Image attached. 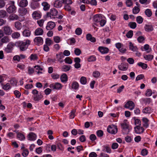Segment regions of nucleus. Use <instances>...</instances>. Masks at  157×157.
<instances>
[{"mask_svg":"<svg viewBox=\"0 0 157 157\" xmlns=\"http://www.w3.org/2000/svg\"><path fill=\"white\" fill-rule=\"evenodd\" d=\"M30 42L29 40H26L25 41H18L17 42V44L20 49L22 51H25L30 44Z\"/></svg>","mask_w":157,"mask_h":157,"instance_id":"obj_1","label":"nucleus"},{"mask_svg":"<svg viewBox=\"0 0 157 157\" xmlns=\"http://www.w3.org/2000/svg\"><path fill=\"white\" fill-rule=\"evenodd\" d=\"M58 14V11L57 10L54 8H52L50 10L49 12L47 13V17H50L54 21L57 18Z\"/></svg>","mask_w":157,"mask_h":157,"instance_id":"obj_2","label":"nucleus"},{"mask_svg":"<svg viewBox=\"0 0 157 157\" xmlns=\"http://www.w3.org/2000/svg\"><path fill=\"white\" fill-rule=\"evenodd\" d=\"M14 1H9L6 6H8L6 9V11L9 13H14L16 12V8L14 5Z\"/></svg>","mask_w":157,"mask_h":157,"instance_id":"obj_3","label":"nucleus"},{"mask_svg":"<svg viewBox=\"0 0 157 157\" xmlns=\"http://www.w3.org/2000/svg\"><path fill=\"white\" fill-rule=\"evenodd\" d=\"M107 131L111 134H115L118 131L117 127L114 125L109 126L107 128Z\"/></svg>","mask_w":157,"mask_h":157,"instance_id":"obj_4","label":"nucleus"},{"mask_svg":"<svg viewBox=\"0 0 157 157\" xmlns=\"http://www.w3.org/2000/svg\"><path fill=\"white\" fill-rule=\"evenodd\" d=\"M14 46V43L12 42L9 43L7 46L6 48L4 49V51L6 53H11Z\"/></svg>","mask_w":157,"mask_h":157,"instance_id":"obj_5","label":"nucleus"},{"mask_svg":"<svg viewBox=\"0 0 157 157\" xmlns=\"http://www.w3.org/2000/svg\"><path fill=\"white\" fill-rule=\"evenodd\" d=\"M135 105L134 103L132 101H127L124 106V107L126 108H129L131 110H132L134 108Z\"/></svg>","mask_w":157,"mask_h":157,"instance_id":"obj_6","label":"nucleus"},{"mask_svg":"<svg viewBox=\"0 0 157 157\" xmlns=\"http://www.w3.org/2000/svg\"><path fill=\"white\" fill-rule=\"evenodd\" d=\"M3 28V32L6 35H10L13 32L11 28L8 25L4 26Z\"/></svg>","mask_w":157,"mask_h":157,"instance_id":"obj_7","label":"nucleus"},{"mask_svg":"<svg viewBox=\"0 0 157 157\" xmlns=\"http://www.w3.org/2000/svg\"><path fill=\"white\" fill-rule=\"evenodd\" d=\"M32 93L34 95H36L33 98L34 100L35 101H38L40 100L42 98V96L41 95V94L40 95H37L38 93V91L36 89L33 90L32 91Z\"/></svg>","mask_w":157,"mask_h":157,"instance_id":"obj_8","label":"nucleus"},{"mask_svg":"<svg viewBox=\"0 0 157 157\" xmlns=\"http://www.w3.org/2000/svg\"><path fill=\"white\" fill-rule=\"evenodd\" d=\"M32 16L33 19L38 20L41 18V14L39 11H36L33 13Z\"/></svg>","mask_w":157,"mask_h":157,"instance_id":"obj_9","label":"nucleus"},{"mask_svg":"<svg viewBox=\"0 0 157 157\" xmlns=\"http://www.w3.org/2000/svg\"><path fill=\"white\" fill-rule=\"evenodd\" d=\"M128 64L127 63H123L118 66V69L121 71H125L127 70Z\"/></svg>","mask_w":157,"mask_h":157,"instance_id":"obj_10","label":"nucleus"},{"mask_svg":"<svg viewBox=\"0 0 157 157\" xmlns=\"http://www.w3.org/2000/svg\"><path fill=\"white\" fill-rule=\"evenodd\" d=\"M35 44L38 45H40L43 44V40L41 37H36L34 40Z\"/></svg>","mask_w":157,"mask_h":157,"instance_id":"obj_11","label":"nucleus"},{"mask_svg":"<svg viewBox=\"0 0 157 157\" xmlns=\"http://www.w3.org/2000/svg\"><path fill=\"white\" fill-rule=\"evenodd\" d=\"M55 26L56 24L54 22L50 21L48 22L46 28L47 30H50L53 29Z\"/></svg>","mask_w":157,"mask_h":157,"instance_id":"obj_12","label":"nucleus"},{"mask_svg":"<svg viewBox=\"0 0 157 157\" xmlns=\"http://www.w3.org/2000/svg\"><path fill=\"white\" fill-rule=\"evenodd\" d=\"M19 16L15 14H12L9 15L8 19L9 21H13L14 20H17L19 19Z\"/></svg>","mask_w":157,"mask_h":157,"instance_id":"obj_13","label":"nucleus"},{"mask_svg":"<svg viewBox=\"0 0 157 157\" xmlns=\"http://www.w3.org/2000/svg\"><path fill=\"white\" fill-rule=\"evenodd\" d=\"M36 135L33 132H31L28 135V140L30 141H34L36 139Z\"/></svg>","mask_w":157,"mask_h":157,"instance_id":"obj_14","label":"nucleus"},{"mask_svg":"<svg viewBox=\"0 0 157 157\" xmlns=\"http://www.w3.org/2000/svg\"><path fill=\"white\" fill-rule=\"evenodd\" d=\"M134 129L135 132L137 134L142 133L144 131V128L143 127H140V125H137L135 127Z\"/></svg>","mask_w":157,"mask_h":157,"instance_id":"obj_15","label":"nucleus"},{"mask_svg":"<svg viewBox=\"0 0 157 157\" xmlns=\"http://www.w3.org/2000/svg\"><path fill=\"white\" fill-rule=\"evenodd\" d=\"M63 3V2L61 0H56L54 2V6L56 8H60L62 6Z\"/></svg>","mask_w":157,"mask_h":157,"instance_id":"obj_16","label":"nucleus"},{"mask_svg":"<svg viewBox=\"0 0 157 157\" xmlns=\"http://www.w3.org/2000/svg\"><path fill=\"white\" fill-rule=\"evenodd\" d=\"M98 49V50L102 54L107 53L109 51L108 48L103 47H99Z\"/></svg>","mask_w":157,"mask_h":157,"instance_id":"obj_17","label":"nucleus"},{"mask_svg":"<svg viewBox=\"0 0 157 157\" xmlns=\"http://www.w3.org/2000/svg\"><path fill=\"white\" fill-rule=\"evenodd\" d=\"M44 33L43 29L40 28H37L35 30L34 34L36 36L42 35Z\"/></svg>","mask_w":157,"mask_h":157,"instance_id":"obj_18","label":"nucleus"},{"mask_svg":"<svg viewBox=\"0 0 157 157\" xmlns=\"http://www.w3.org/2000/svg\"><path fill=\"white\" fill-rule=\"evenodd\" d=\"M102 19V17L101 15L99 14H97L94 17V21L96 22H99Z\"/></svg>","mask_w":157,"mask_h":157,"instance_id":"obj_19","label":"nucleus"},{"mask_svg":"<svg viewBox=\"0 0 157 157\" xmlns=\"http://www.w3.org/2000/svg\"><path fill=\"white\" fill-rule=\"evenodd\" d=\"M38 2L33 1L31 5V7L33 9L38 8L40 6V4Z\"/></svg>","mask_w":157,"mask_h":157,"instance_id":"obj_20","label":"nucleus"},{"mask_svg":"<svg viewBox=\"0 0 157 157\" xmlns=\"http://www.w3.org/2000/svg\"><path fill=\"white\" fill-rule=\"evenodd\" d=\"M28 4V2L27 0H21L19 3V6L22 7H24L26 6Z\"/></svg>","mask_w":157,"mask_h":157,"instance_id":"obj_21","label":"nucleus"},{"mask_svg":"<svg viewBox=\"0 0 157 157\" xmlns=\"http://www.w3.org/2000/svg\"><path fill=\"white\" fill-rule=\"evenodd\" d=\"M86 38L87 40H90L91 42H94L96 41V39L94 37H92L90 34H87L86 35Z\"/></svg>","mask_w":157,"mask_h":157,"instance_id":"obj_22","label":"nucleus"},{"mask_svg":"<svg viewBox=\"0 0 157 157\" xmlns=\"http://www.w3.org/2000/svg\"><path fill=\"white\" fill-rule=\"evenodd\" d=\"M31 31L27 29L24 30L22 32L23 36L27 37L30 36L31 35Z\"/></svg>","mask_w":157,"mask_h":157,"instance_id":"obj_23","label":"nucleus"},{"mask_svg":"<svg viewBox=\"0 0 157 157\" xmlns=\"http://www.w3.org/2000/svg\"><path fill=\"white\" fill-rule=\"evenodd\" d=\"M42 5L43 6V9L45 11L48 10L50 8V5L47 2H42Z\"/></svg>","mask_w":157,"mask_h":157,"instance_id":"obj_24","label":"nucleus"},{"mask_svg":"<svg viewBox=\"0 0 157 157\" xmlns=\"http://www.w3.org/2000/svg\"><path fill=\"white\" fill-rule=\"evenodd\" d=\"M102 147V151H105L107 153H109L111 152V149L109 145H104Z\"/></svg>","mask_w":157,"mask_h":157,"instance_id":"obj_25","label":"nucleus"},{"mask_svg":"<svg viewBox=\"0 0 157 157\" xmlns=\"http://www.w3.org/2000/svg\"><path fill=\"white\" fill-rule=\"evenodd\" d=\"M60 79L62 82H67V76L66 74H63L61 76Z\"/></svg>","mask_w":157,"mask_h":157,"instance_id":"obj_26","label":"nucleus"},{"mask_svg":"<svg viewBox=\"0 0 157 157\" xmlns=\"http://www.w3.org/2000/svg\"><path fill=\"white\" fill-rule=\"evenodd\" d=\"M15 28L17 30H20L22 28L21 24L19 21H16L14 23Z\"/></svg>","mask_w":157,"mask_h":157,"instance_id":"obj_27","label":"nucleus"},{"mask_svg":"<svg viewBox=\"0 0 157 157\" xmlns=\"http://www.w3.org/2000/svg\"><path fill=\"white\" fill-rule=\"evenodd\" d=\"M144 28L146 31L149 32L153 30V28L151 25H146L145 27Z\"/></svg>","mask_w":157,"mask_h":157,"instance_id":"obj_28","label":"nucleus"},{"mask_svg":"<svg viewBox=\"0 0 157 157\" xmlns=\"http://www.w3.org/2000/svg\"><path fill=\"white\" fill-rule=\"evenodd\" d=\"M1 40L2 44L6 43L9 42L10 39L9 37L6 36H4L1 39Z\"/></svg>","mask_w":157,"mask_h":157,"instance_id":"obj_29","label":"nucleus"},{"mask_svg":"<svg viewBox=\"0 0 157 157\" xmlns=\"http://www.w3.org/2000/svg\"><path fill=\"white\" fill-rule=\"evenodd\" d=\"M141 101L145 104H149L151 101V100L150 98H145L141 99Z\"/></svg>","mask_w":157,"mask_h":157,"instance_id":"obj_30","label":"nucleus"},{"mask_svg":"<svg viewBox=\"0 0 157 157\" xmlns=\"http://www.w3.org/2000/svg\"><path fill=\"white\" fill-rule=\"evenodd\" d=\"M129 49L133 52L137 51L138 50L137 47L136 46H134L133 44L131 42H130L129 43Z\"/></svg>","mask_w":157,"mask_h":157,"instance_id":"obj_31","label":"nucleus"},{"mask_svg":"<svg viewBox=\"0 0 157 157\" xmlns=\"http://www.w3.org/2000/svg\"><path fill=\"white\" fill-rule=\"evenodd\" d=\"M71 67L70 66L67 65H64L62 67V71H63L66 72L69 71L70 68Z\"/></svg>","mask_w":157,"mask_h":157,"instance_id":"obj_32","label":"nucleus"},{"mask_svg":"<svg viewBox=\"0 0 157 157\" xmlns=\"http://www.w3.org/2000/svg\"><path fill=\"white\" fill-rule=\"evenodd\" d=\"M17 137L19 140H25V138L24 135L23 134L18 132H17Z\"/></svg>","mask_w":157,"mask_h":157,"instance_id":"obj_33","label":"nucleus"},{"mask_svg":"<svg viewBox=\"0 0 157 157\" xmlns=\"http://www.w3.org/2000/svg\"><path fill=\"white\" fill-rule=\"evenodd\" d=\"M144 58L146 60L151 61L153 59V56L151 55H145L144 56Z\"/></svg>","mask_w":157,"mask_h":157,"instance_id":"obj_34","label":"nucleus"},{"mask_svg":"<svg viewBox=\"0 0 157 157\" xmlns=\"http://www.w3.org/2000/svg\"><path fill=\"white\" fill-rule=\"evenodd\" d=\"M7 14V12L5 10H0V18H5Z\"/></svg>","mask_w":157,"mask_h":157,"instance_id":"obj_35","label":"nucleus"},{"mask_svg":"<svg viewBox=\"0 0 157 157\" xmlns=\"http://www.w3.org/2000/svg\"><path fill=\"white\" fill-rule=\"evenodd\" d=\"M137 65L140 67H141L143 69H145L147 67V65L146 64L143 63L141 62L137 63Z\"/></svg>","mask_w":157,"mask_h":157,"instance_id":"obj_36","label":"nucleus"},{"mask_svg":"<svg viewBox=\"0 0 157 157\" xmlns=\"http://www.w3.org/2000/svg\"><path fill=\"white\" fill-rule=\"evenodd\" d=\"M72 88L74 90H77L79 87V84L76 82H74L72 84Z\"/></svg>","mask_w":157,"mask_h":157,"instance_id":"obj_37","label":"nucleus"},{"mask_svg":"<svg viewBox=\"0 0 157 157\" xmlns=\"http://www.w3.org/2000/svg\"><path fill=\"white\" fill-rule=\"evenodd\" d=\"M145 15L148 17H150L152 15V12L150 9H147L145 11Z\"/></svg>","mask_w":157,"mask_h":157,"instance_id":"obj_38","label":"nucleus"},{"mask_svg":"<svg viewBox=\"0 0 157 157\" xmlns=\"http://www.w3.org/2000/svg\"><path fill=\"white\" fill-rule=\"evenodd\" d=\"M143 121L144 123L143 124V126L146 128H147L148 126V122L149 120L146 118H144L143 119Z\"/></svg>","mask_w":157,"mask_h":157,"instance_id":"obj_39","label":"nucleus"},{"mask_svg":"<svg viewBox=\"0 0 157 157\" xmlns=\"http://www.w3.org/2000/svg\"><path fill=\"white\" fill-rule=\"evenodd\" d=\"M128 26L131 29H134L136 27L137 25L135 22H130L128 23Z\"/></svg>","mask_w":157,"mask_h":157,"instance_id":"obj_40","label":"nucleus"},{"mask_svg":"<svg viewBox=\"0 0 157 157\" xmlns=\"http://www.w3.org/2000/svg\"><path fill=\"white\" fill-rule=\"evenodd\" d=\"M27 12V10L26 9L22 8L20 9V13L22 15L26 14Z\"/></svg>","mask_w":157,"mask_h":157,"instance_id":"obj_41","label":"nucleus"},{"mask_svg":"<svg viewBox=\"0 0 157 157\" xmlns=\"http://www.w3.org/2000/svg\"><path fill=\"white\" fill-rule=\"evenodd\" d=\"M140 9L139 7L135 6L132 9V13L134 14H136L139 13Z\"/></svg>","mask_w":157,"mask_h":157,"instance_id":"obj_42","label":"nucleus"},{"mask_svg":"<svg viewBox=\"0 0 157 157\" xmlns=\"http://www.w3.org/2000/svg\"><path fill=\"white\" fill-rule=\"evenodd\" d=\"M10 84L13 86H16L17 81L15 78H13L10 80Z\"/></svg>","mask_w":157,"mask_h":157,"instance_id":"obj_43","label":"nucleus"},{"mask_svg":"<svg viewBox=\"0 0 157 157\" xmlns=\"http://www.w3.org/2000/svg\"><path fill=\"white\" fill-rule=\"evenodd\" d=\"M56 56L58 60L59 61L64 57V55L62 52H60L59 54H57Z\"/></svg>","mask_w":157,"mask_h":157,"instance_id":"obj_44","label":"nucleus"},{"mask_svg":"<svg viewBox=\"0 0 157 157\" xmlns=\"http://www.w3.org/2000/svg\"><path fill=\"white\" fill-rule=\"evenodd\" d=\"M136 21L138 23L141 24L143 21V18L141 16H138L136 18Z\"/></svg>","mask_w":157,"mask_h":157,"instance_id":"obj_45","label":"nucleus"},{"mask_svg":"<svg viewBox=\"0 0 157 157\" xmlns=\"http://www.w3.org/2000/svg\"><path fill=\"white\" fill-rule=\"evenodd\" d=\"M20 34L18 32H14L12 35V37L13 38H18L20 36Z\"/></svg>","mask_w":157,"mask_h":157,"instance_id":"obj_46","label":"nucleus"},{"mask_svg":"<svg viewBox=\"0 0 157 157\" xmlns=\"http://www.w3.org/2000/svg\"><path fill=\"white\" fill-rule=\"evenodd\" d=\"M100 73L98 71H95L93 73V76L94 78H97L99 77Z\"/></svg>","mask_w":157,"mask_h":157,"instance_id":"obj_47","label":"nucleus"},{"mask_svg":"<svg viewBox=\"0 0 157 157\" xmlns=\"http://www.w3.org/2000/svg\"><path fill=\"white\" fill-rule=\"evenodd\" d=\"M53 43V41L49 38H47L46 39L45 43L46 45L48 46H50L51 44H52Z\"/></svg>","mask_w":157,"mask_h":157,"instance_id":"obj_48","label":"nucleus"},{"mask_svg":"<svg viewBox=\"0 0 157 157\" xmlns=\"http://www.w3.org/2000/svg\"><path fill=\"white\" fill-rule=\"evenodd\" d=\"M64 60L66 63L71 64L72 63V60L69 57H66Z\"/></svg>","mask_w":157,"mask_h":157,"instance_id":"obj_49","label":"nucleus"},{"mask_svg":"<svg viewBox=\"0 0 157 157\" xmlns=\"http://www.w3.org/2000/svg\"><path fill=\"white\" fill-rule=\"evenodd\" d=\"M44 20V19H41L37 21V23L40 27H42L43 26V24Z\"/></svg>","mask_w":157,"mask_h":157,"instance_id":"obj_50","label":"nucleus"},{"mask_svg":"<svg viewBox=\"0 0 157 157\" xmlns=\"http://www.w3.org/2000/svg\"><path fill=\"white\" fill-rule=\"evenodd\" d=\"M62 86L61 84L56 82L55 83V89L56 90H59L61 89Z\"/></svg>","mask_w":157,"mask_h":157,"instance_id":"obj_51","label":"nucleus"},{"mask_svg":"<svg viewBox=\"0 0 157 157\" xmlns=\"http://www.w3.org/2000/svg\"><path fill=\"white\" fill-rule=\"evenodd\" d=\"M82 30L80 28H77L75 30V33L78 35H80L82 34Z\"/></svg>","mask_w":157,"mask_h":157,"instance_id":"obj_52","label":"nucleus"},{"mask_svg":"<svg viewBox=\"0 0 157 157\" xmlns=\"http://www.w3.org/2000/svg\"><path fill=\"white\" fill-rule=\"evenodd\" d=\"M151 109L150 107H146L143 110L142 112L144 113H149L151 111Z\"/></svg>","mask_w":157,"mask_h":157,"instance_id":"obj_53","label":"nucleus"},{"mask_svg":"<svg viewBox=\"0 0 157 157\" xmlns=\"http://www.w3.org/2000/svg\"><path fill=\"white\" fill-rule=\"evenodd\" d=\"M63 3L67 5H71L73 3L72 0H61Z\"/></svg>","mask_w":157,"mask_h":157,"instance_id":"obj_54","label":"nucleus"},{"mask_svg":"<svg viewBox=\"0 0 157 157\" xmlns=\"http://www.w3.org/2000/svg\"><path fill=\"white\" fill-rule=\"evenodd\" d=\"M80 81L81 83L83 85L86 84V78L84 77H82L80 78Z\"/></svg>","mask_w":157,"mask_h":157,"instance_id":"obj_55","label":"nucleus"},{"mask_svg":"<svg viewBox=\"0 0 157 157\" xmlns=\"http://www.w3.org/2000/svg\"><path fill=\"white\" fill-rule=\"evenodd\" d=\"M133 35V32L132 30H130L126 34V36L128 38H131Z\"/></svg>","mask_w":157,"mask_h":157,"instance_id":"obj_56","label":"nucleus"},{"mask_svg":"<svg viewBox=\"0 0 157 157\" xmlns=\"http://www.w3.org/2000/svg\"><path fill=\"white\" fill-rule=\"evenodd\" d=\"M88 60L89 62L94 61L96 60V57L94 56H91L88 58Z\"/></svg>","mask_w":157,"mask_h":157,"instance_id":"obj_57","label":"nucleus"},{"mask_svg":"<svg viewBox=\"0 0 157 157\" xmlns=\"http://www.w3.org/2000/svg\"><path fill=\"white\" fill-rule=\"evenodd\" d=\"M10 88L11 87L9 83H7L6 84L2 86L3 89L6 90H7L10 89Z\"/></svg>","mask_w":157,"mask_h":157,"instance_id":"obj_58","label":"nucleus"},{"mask_svg":"<svg viewBox=\"0 0 157 157\" xmlns=\"http://www.w3.org/2000/svg\"><path fill=\"white\" fill-rule=\"evenodd\" d=\"M76 112L75 110H72L70 113L69 117L70 119H73L75 117V113Z\"/></svg>","mask_w":157,"mask_h":157,"instance_id":"obj_59","label":"nucleus"},{"mask_svg":"<svg viewBox=\"0 0 157 157\" xmlns=\"http://www.w3.org/2000/svg\"><path fill=\"white\" fill-rule=\"evenodd\" d=\"M64 9L68 11H70L71 10V7L70 5L65 4L64 6Z\"/></svg>","mask_w":157,"mask_h":157,"instance_id":"obj_60","label":"nucleus"},{"mask_svg":"<svg viewBox=\"0 0 157 157\" xmlns=\"http://www.w3.org/2000/svg\"><path fill=\"white\" fill-rule=\"evenodd\" d=\"M126 4L128 7L131 6L133 5V3L132 0H127L126 1Z\"/></svg>","mask_w":157,"mask_h":157,"instance_id":"obj_61","label":"nucleus"},{"mask_svg":"<svg viewBox=\"0 0 157 157\" xmlns=\"http://www.w3.org/2000/svg\"><path fill=\"white\" fill-rule=\"evenodd\" d=\"M121 127L122 129H125L129 127L128 124H127L126 122H124L121 124Z\"/></svg>","mask_w":157,"mask_h":157,"instance_id":"obj_62","label":"nucleus"},{"mask_svg":"<svg viewBox=\"0 0 157 157\" xmlns=\"http://www.w3.org/2000/svg\"><path fill=\"white\" fill-rule=\"evenodd\" d=\"M14 93L16 98H20L21 95V94L17 90H15L14 91Z\"/></svg>","mask_w":157,"mask_h":157,"instance_id":"obj_63","label":"nucleus"},{"mask_svg":"<svg viewBox=\"0 0 157 157\" xmlns=\"http://www.w3.org/2000/svg\"><path fill=\"white\" fill-rule=\"evenodd\" d=\"M96 134L98 137H101L103 135V132L101 130H99L97 132Z\"/></svg>","mask_w":157,"mask_h":157,"instance_id":"obj_64","label":"nucleus"}]
</instances>
